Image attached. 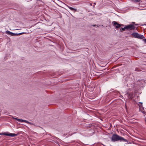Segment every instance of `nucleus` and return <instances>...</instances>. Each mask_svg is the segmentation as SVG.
<instances>
[{
  "mask_svg": "<svg viewBox=\"0 0 146 146\" xmlns=\"http://www.w3.org/2000/svg\"><path fill=\"white\" fill-rule=\"evenodd\" d=\"M111 141L113 142L119 141L121 142L123 141L127 143L128 142L127 139H124L122 137L119 136L116 134H114L112 135L111 137Z\"/></svg>",
  "mask_w": 146,
  "mask_h": 146,
  "instance_id": "f257e3e1",
  "label": "nucleus"
},
{
  "mask_svg": "<svg viewBox=\"0 0 146 146\" xmlns=\"http://www.w3.org/2000/svg\"><path fill=\"white\" fill-rule=\"evenodd\" d=\"M134 27L131 25H128L124 28L121 27L120 29V31L122 32L125 30L129 29V30H133Z\"/></svg>",
  "mask_w": 146,
  "mask_h": 146,
  "instance_id": "f03ea898",
  "label": "nucleus"
},
{
  "mask_svg": "<svg viewBox=\"0 0 146 146\" xmlns=\"http://www.w3.org/2000/svg\"><path fill=\"white\" fill-rule=\"evenodd\" d=\"M131 35L134 37L139 39H142L145 38V37L143 35H140L137 33H133Z\"/></svg>",
  "mask_w": 146,
  "mask_h": 146,
  "instance_id": "7ed1b4c3",
  "label": "nucleus"
},
{
  "mask_svg": "<svg viewBox=\"0 0 146 146\" xmlns=\"http://www.w3.org/2000/svg\"><path fill=\"white\" fill-rule=\"evenodd\" d=\"M13 118V119L17 120L18 121H19V122H25V123H26L29 124H31V122L28 121H27V120H25L20 119L17 118H16L15 117H14Z\"/></svg>",
  "mask_w": 146,
  "mask_h": 146,
  "instance_id": "20e7f679",
  "label": "nucleus"
},
{
  "mask_svg": "<svg viewBox=\"0 0 146 146\" xmlns=\"http://www.w3.org/2000/svg\"><path fill=\"white\" fill-rule=\"evenodd\" d=\"M112 23L116 29H117L118 28H120V24H118L117 22L113 21Z\"/></svg>",
  "mask_w": 146,
  "mask_h": 146,
  "instance_id": "39448f33",
  "label": "nucleus"
},
{
  "mask_svg": "<svg viewBox=\"0 0 146 146\" xmlns=\"http://www.w3.org/2000/svg\"><path fill=\"white\" fill-rule=\"evenodd\" d=\"M6 33L9 35H11L12 36H18V33H15L11 32L8 31H6L5 32Z\"/></svg>",
  "mask_w": 146,
  "mask_h": 146,
  "instance_id": "423d86ee",
  "label": "nucleus"
},
{
  "mask_svg": "<svg viewBox=\"0 0 146 146\" xmlns=\"http://www.w3.org/2000/svg\"><path fill=\"white\" fill-rule=\"evenodd\" d=\"M67 7L69 8L70 9L71 11H72L74 13L75 12L77 11V9H75L73 8H72L71 7H70L68 6H67Z\"/></svg>",
  "mask_w": 146,
  "mask_h": 146,
  "instance_id": "0eeeda50",
  "label": "nucleus"
},
{
  "mask_svg": "<svg viewBox=\"0 0 146 146\" xmlns=\"http://www.w3.org/2000/svg\"><path fill=\"white\" fill-rule=\"evenodd\" d=\"M130 25H131L133 27L134 29H133V30L135 29V28H136L135 26V25L137 26L138 25L137 24H135V22H133L132 24H130Z\"/></svg>",
  "mask_w": 146,
  "mask_h": 146,
  "instance_id": "6e6552de",
  "label": "nucleus"
},
{
  "mask_svg": "<svg viewBox=\"0 0 146 146\" xmlns=\"http://www.w3.org/2000/svg\"><path fill=\"white\" fill-rule=\"evenodd\" d=\"M17 135L15 133H10V136L12 137H14L17 136Z\"/></svg>",
  "mask_w": 146,
  "mask_h": 146,
  "instance_id": "1a4fd4ad",
  "label": "nucleus"
},
{
  "mask_svg": "<svg viewBox=\"0 0 146 146\" xmlns=\"http://www.w3.org/2000/svg\"><path fill=\"white\" fill-rule=\"evenodd\" d=\"M133 94L132 93H130L128 95V97L129 98H131L133 97Z\"/></svg>",
  "mask_w": 146,
  "mask_h": 146,
  "instance_id": "9d476101",
  "label": "nucleus"
},
{
  "mask_svg": "<svg viewBox=\"0 0 146 146\" xmlns=\"http://www.w3.org/2000/svg\"><path fill=\"white\" fill-rule=\"evenodd\" d=\"M132 2H133L134 3H137L138 2H140V0H130Z\"/></svg>",
  "mask_w": 146,
  "mask_h": 146,
  "instance_id": "9b49d317",
  "label": "nucleus"
},
{
  "mask_svg": "<svg viewBox=\"0 0 146 146\" xmlns=\"http://www.w3.org/2000/svg\"><path fill=\"white\" fill-rule=\"evenodd\" d=\"M3 135H4L8 136H10V133H3Z\"/></svg>",
  "mask_w": 146,
  "mask_h": 146,
  "instance_id": "f8f14e48",
  "label": "nucleus"
},
{
  "mask_svg": "<svg viewBox=\"0 0 146 146\" xmlns=\"http://www.w3.org/2000/svg\"><path fill=\"white\" fill-rule=\"evenodd\" d=\"M140 70L138 68H135V71H139Z\"/></svg>",
  "mask_w": 146,
  "mask_h": 146,
  "instance_id": "ddd939ff",
  "label": "nucleus"
},
{
  "mask_svg": "<svg viewBox=\"0 0 146 146\" xmlns=\"http://www.w3.org/2000/svg\"><path fill=\"white\" fill-rule=\"evenodd\" d=\"M25 33L24 32H22L20 33H18V35H20L22 34H23Z\"/></svg>",
  "mask_w": 146,
  "mask_h": 146,
  "instance_id": "4468645a",
  "label": "nucleus"
},
{
  "mask_svg": "<svg viewBox=\"0 0 146 146\" xmlns=\"http://www.w3.org/2000/svg\"><path fill=\"white\" fill-rule=\"evenodd\" d=\"M142 112L143 114H145L146 113V112L144 111H142Z\"/></svg>",
  "mask_w": 146,
  "mask_h": 146,
  "instance_id": "2eb2a0df",
  "label": "nucleus"
},
{
  "mask_svg": "<svg viewBox=\"0 0 146 146\" xmlns=\"http://www.w3.org/2000/svg\"><path fill=\"white\" fill-rule=\"evenodd\" d=\"M143 40L144 41V42L146 43V39H145Z\"/></svg>",
  "mask_w": 146,
  "mask_h": 146,
  "instance_id": "dca6fc26",
  "label": "nucleus"
},
{
  "mask_svg": "<svg viewBox=\"0 0 146 146\" xmlns=\"http://www.w3.org/2000/svg\"><path fill=\"white\" fill-rule=\"evenodd\" d=\"M124 25H123V24H120V27H121V26H124Z\"/></svg>",
  "mask_w": 146,
  "mask_h": 146,
  "instance_id": "f3484780",
  "label": "nucleus"
},
{
  "mask_svg": "<svg viewBox=\"0 0 146 146\" xmlns=\"http://www.w3.org/2000/svg\"><path fill=\"white\" fill-rule=\"evenodd\" d=\"M3 135V133H0V135Z\"/></svg>",
  "mask_w": 146,
  "mask_h": 146,
  "instance_id": "a211bd4d",
  "label": "nucleus"
},
{
  "mask_svg": "<svg viewBox=\"0 0 146 146\" xmlns=\"http://www.w3.org/2000/svg\"><path fill=\"white\" fill-rule=\"evenodd\" d=\"M93 26L94 27H95V26H96V25H93Z\"/></svg>",
  "mask_w": 146,
  "mask_h": 146,
  "instance_id": "6ab92c4d",
  "label": "nucleus"
},
{
  "mask_svg": "<svg viewBox=\"0 0 146 146\" xmlns=\"http://www.w3.org/2000/svg\"><path fill=\"white\" fill-rule=\"evenodd\" d=\"M94 5H95L96 4V3H94Z\"/></svg>",
  "mask_w": 146,
  "mask_h": 146,
  "instance_id": "aec40b11",
  "label": "nucleus"
}]
</instances>
